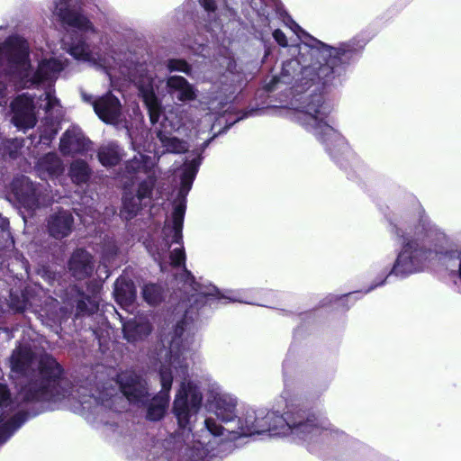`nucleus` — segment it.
<instances>
[{"label":"nucleus","mask_w":461,"mask_h":461,"mask_svg":"<svg viewBox=\"0 0 461 461\" xmlns=\"http://www.w3.org/2000/svg\"><path fill=\"white\" fill-rule=\"evenodd\" d=\"M53 14L64 23L83 33H94L91 23L75 9L74 0H55Z\"/></svg>","instance_id":"f8f14e48"},{"label":"nucleus","mask_w":461,"mask_h":461,"mask_svg":"<svg viewBox=\"0 0 461 461\" xmlns=\"http://www.w3.org/2000/svg\"><path fill=\"white\" fill-rule=\"evenodd\" d=\"M266 423L270 427L267 431L269 436L290 438L292 441L304 445L310 451L345 437L342 432L332 429L326 420L306 418L303 412H287L282 416L267 410Z\"/></svg>","instance_id":"39448f33"},{"label":"nucleus","mask_w":461,"mask_h":461,"mask_svg":"<svg viewBox=\"0 0 461 461\" xmlns=\"http://www.w3.org/2000/svg\"><path fill=\"white\" fill-rule=\"evenodd\" d=\"M46 104V111L49 113L58 112L59 108V100L50 93L48 92L45 95Z\"/></svg>","instance_id":"f704fd0d"},{"label":"nucleus","mask_w":461,"mask_h":461,"mask_svg":"<svg viewBox=\"0 0 461 461\" xmlns=\"http://www.w3.org/2000/svg\"><path fill=\"white\" fill-rule=\"evenodd\" d=\"M135 81L148 109L151 123L158 122L162 108L161 103L155 94V89L158 87V83H162V81L157 78L152 72L140 73Z\"/></svg>","instance_id":"9d476101"},{"label":"nucleus","mask_w":461,"mask_h":461,"mask_svg":"<svg viewBox=\"0 0 461 461\" xmlns=\"http://www.w3.org/2000/svg\"><path fill=\"white\" fill-rule=\"evenodd\" d=\"M189 119L187 111L170 110L165 114L162 127L164 131L186 133L191 130Z\"/></svg>","instance_id":"b1692460"},{"label":"nucleus","mask_w":461,"mask_h":461,"mask_svg":"<svg viewBox=\"0 0 461 461\" xmlns=\"http://www.w3.org/2000/svg\"><path fill=\"white\" fill-rule=\"evenodd\" d=\"M210 409L222 422L231 421L236 417L237 398L216 388L212 393Z\"/></svg>","instance_id":"f3484780"},{"label":"nucleus","mask_w":461,"mask_h":461,"mask_svg":"<svg viewBox=\"0 0 461 461\" xmlns=\"http://www.w3.org/2000/svg\"><path fill=\"white\" fill-rule=\"evenodd\" d=\"M68 51L77 60L105 69L108 76L112 77L111 72L107 70L109 63L107 59L90 50L89 46L85 42L72 43Z\"/></svg>","instance_id":"aec40b11"},{"label":"nucleus","mask_w":461,"mask_h":461,"mask_svg":"<svg viewBox=\"0 0 461 461\" xmlns=\"http://www.w3.org/2000/svg\"><path fill=\"white\" fill-rule=\"evenodd\" d=\"M92 105L97 116L106 123L118 124L123 121L120 101L111 94L93 101Z\"/></svg>","instance_id":"dca6fc26"},{"label":"nucleus","mask_w":461,"mask_h":461,"mask_svg":"<svg viewBox=\"0 0 461 461\" xmlns=\"http://www.w3.org/2000/svg\"><path fill=\"white\" fill-rule=\"evenodd\" d=\"M450 257H455L457 258H461V249L456 251H450Z\"/></svg>","instance_id":"ea45409f"},{"label":"nucleus","mask_w":461,"mask_h":461,"mask_svg":"<svg viewBox=\"0 0 461 461\" xmlns=\"http://www.w3.org/2000/svg\"><path fill=\"white\" fill-rule=\"evenodd\" d=\"M183 276L185 278V283L190 285L193 290L196 291L197 289L194 287L196 284L194 283V277L192 276L191 273L187 271L185 268L184 269Z\"/></svg>","instance_id":"4c0bfd02"},{"label":"nucleus","mask_w":461,"mask_h":461,"mask_svg":"<svg viewBox=\"0 0 461 461\" xmlns=\"http://www.w3.org/2000/svg\"><path fill=\"white\" fill-rule=\"evenodd\" d=\"M330 107L324 104L320 96L308 104L305 110L290 112L291 118L326 142L327 148L334 158L348 150L346 140L329 124L327 118Z\"/></svg>","instance_id":"0eeeda50"},{"label":"nucleus","mask_w":461,"mask_h":461,"mask_svg":"<svg viewBox=\"0 0 461 461\" xmlns=\"http://www.w3.org/2000/svg\"><path fill=\"white\" fill-rule=\"evenodd\" d=\"M201 4L207 11H213L215 9V3L213 0H201Z\"/></svg>","instance_id":"58836bf2"},{"label":"nucleus","mask_w":461,"mask_h":461,"mask_svg":"<svg viewBox=\"0 0 461 461\" xmlns=\"http://www.w3.org/2000/svg\"><path fill=\"white\" fill-rule=\"evenodd\" d=\"M266 418H267V409L246 408L238 420V434L246 437L267 434L270 427L266 423Z\"/></svg>","instance_id":"ddd939ff"},{"label":"nucleus","mask_w":461,"mask_h":461,"mask_svg":"<svg viewBox=\"0 0 461 461\" xmlns=\"http://www.w3.org/2000/svg\"><path fill=\"white\" fill-rule=\"evenodd\" d=\"M68 268L73 276L77 279L88 276L93 271L90 254L83 249L76 250L69 259Z\"/></svg>","instance_id":"4be33fe9"},{"label":"nucleus","mask_w":461,"mask_h":461,"mask_svg":"<svg viewBox=\"0 0 461 461\" xmlns=\"http://www.w3.org/2000/svg\"><path fill=\"white\" fill-rule=\"evenodd\" d=\"M119 285H120V283H119V281H117L116 285H115V294H116L117 301L120 303H131L133 301V298H134V294H133V292L131 290V287L130 285H127L129 293H128L127 295H123L122 294L121 288L119 287Z\"/></svg>","instance_id":"473e14b6"},{"label":"nucleus","mask_w":461,"mask_h":461,"mask_svg":"<svg viewBox=\"0 0 461 461\" xmlns=\"http://www.w3.org/2000/svg\"><path fill=\"white\" fill-rule=\"evenodd\" d=\"M183 331V324H178L176 328V338L170 343L169 355L159 369L162 389L157 396L149 401L145 383L131 371L120 374L118 384H120L121 393L130 402L140 406L147 405L146 417L148 420H159L164 417L168 406V393L173 380V368L176 375L183 379L175 396L173 413L179 427L189 429L192 418L200 410L203 397L197 384L186 378L188 360L192 356V350L187 343L181 339Z\"/></svg>","instance_id":"f257e3e1"},{"label":"nucleus","mask_w":461,"mask_h":461,"mask_svg":"<svg viewBox=\"0 0 461 461\" xmlns=\"http://www.w3.org/2000/svg\"><path fill=\"white\" fill-rule=\"evenodd\" d=\"M158 137L164 151L159 152L150 143L147 147L137 148L135 142H132L134 149H138V155L128 162L127 170L129 173H149L164 152L183 153L187 150L186 143L176 137L167 135L161 131H158Z\"/></svg>","instance_id":"1a4fd4ad"},{"label":"nucleus","mask_w":461,"mask_h":461,"mask_svg":"<svg viewBox=\"0 0 461 461\" xmlns=\"http://www.w3.org/2000/svg\"><path fill=\"white\" fill-rule=\"evenodd\" d=\"M12 192L21 206L33 210L39 205L36 189L26 176L16 178L12 183Z\"/></svg>","instance_id":"a211bd4d"},{"label":"nucleus","mask_w":461,"mask_h":461,"mask_svg":"<svg viewBox=\"0 0 461 461\" xmlns=\"http://www.w3.org/2000/svg\"><path fill=\"white\" fill-rule=\"evenodd\" d=\"M28 49L26 41L19 36L10 37L3 46L0 45V68L16 89L31 88L41 82L52 81L64 68L62 59L55 57L52 51L44 50L41 56L37 55L38 67L32 70ZM7 93L8 86L0 77V102Z\"/></svg>","instance_id":"7ed1b4c3"},{"label":"nucleus","mask_w":461,"mask_h":461,"mask_svg":"<svg viewBox=\"0 0 461 461\" xmlns=\"http://www.w3.org/2000/svg\"><path fill=\"white\" fill-rule=\"evenodd\" d=\"M36 170L41 178L47 179L59 176L63 167L57 155L49 153L38 161Z\"/></svg>","instance_id":"393cba45"},{"label":"nucleus","mask_w":461,"mask_h":461,"mask_svg":"<svg viewBox=\"0 0 461 461\" xmlns=\"http://www.w3.org/2000/svg\"><path fill=\"white\" fill-rule=\"evenodd\" d=\"M299 65L300 62L297 59H291L284 63L280 75L274 78V84L278 82L289 83L290 77H294L299 69Z\"/></svg>","instance_id":"c756f323"},{"label":"nucleus","mask_w":461,"mask_h":461,"mask_svg":"<svg viewBox=\"0 0 461 461\" xmlns=\"http://www.w3.org/2000/svg\"><path fill=\"white\" fill-rule=\"evenodd\" d=\"M143 298L149 304H157L162 299L161 288L154 284L146 285L142 290Z\"/></svg>","instance_id":"7c9ffc66"},{"label":"nucleus","mask_w":461,"mask_h":461,"mask_svg":"<svg viewBox=\"0 0 461 461\" xmlns=\"http://www.w3.org/2000/svg\"><path fill=\"white\" fill-rule=\"evenodd\" d=\"M155 179L151 176L140 183L136 195L132 194H125L122 200V208L121 214L127 220L135 217L143 206L148 204L147 200L149 199Z\"/></svg>","instance_id":"4468645a"},{"label":"nucleus","mask_w":461,"mask_h":461,"mask_svg":"<svg viewBox=\"0 0 461 461\" xmlns=\"http://www.w3.org/2000/svg\"><path fill=\"white\" fill-rule=\"evenodd\" d=\"M122 158V153L117 145L112 143L104 146L98 152V158L104 167L116 165Z\"/></svg>","instance_id":"bb28decb"},{"label":"nucleus","mask_w":461,"mask_h":461,"mask_svg":"<svg viewBox=\"0 0 461 461\" xmlns=\"http://www.w3.org/2000/svg\"><path fill=\"white\" fill-rule=\"evenodd\" d=\"M108 395L112 396V394H111V393H105V396H108Z\"/></svg>","instance_id":"c03bdc74"},{"label":"nucleus","mask_w":461,"mask_h":461,"mask_svg":"<svg viewBox=\"0 0 461 461\" xmlns=\"http://www.w3.org/2000/svg\"><path fill=\"white\" fill-rule=\"evenodd\" d=\"M12 123L21 131L33 128L37 122L36 106L33 99L26 94L16 96L10 104Z\"/></svg>","instance_id":"9b49d317"},{"label":"nucleus","mask_w":461,"mask_h":461,"mask_svg":"<svg viewBox=\"0 0 461 461\" xmlns=\"http://www.w3.org/2000/svg\"><path fill=\"white\" fill-rule=\"evenodd\" d=\"M82 96H83V99H84L85 101H86V102H88V101L90 102V101H91V99H92V97H91V96H87L86 94H83V95H82Z\"/></svg>","instance_id":"79ce46f5"},{"label":"nucleus","mask_w":461,"mask_h":461,"mask_svg":"<svg viewBox=\"0 0 461 461\" xmlns=\"http://www.w3.org/2000/svg\"><path fill=\"white\" fill-rule=\"evenodd\" d=\"M212 290H213V292H215V294H213V293H205V292H202L201 294H203V295H215V294H219V291L215 287H213Z\"/></svg>","instance_id":"a19ab883"},{"label":"nucleus","mask_w":461,"mask_h":461,"mask_svg":"<svg viewBox=\"0 0 461 461\" xmlns=\"http://www.w3.org/2000/svg\"><path fill=\"white\" fill-rule=\"evenodd\" d=\"M86 393V388H82L78 392V394H79L78 402H79L80 405L82 406L83 410L92 411V409L95 406H97L99 404V402L101 403V405L112 408V405L109 403L108 399H104V398L98 399L93 395H87Z\"/></svg>","instance_id":"c85d7f7f"},{"label":"nucleus","mask_w":461,"mask_h":461,"mask_svg":"<svg viewBox=\"0 0 461 461\" xmlns=\"http://www.w3.org/2000/svg\"><path fill=\"white\" fill-rule=\"evenodd\" d=\"M273 37L275 38V40L277 41V43L279 45L284 46V47L287 45L286 37L282 31L276 30L273 32Z\"/></svg>","instance_id":"e433bc0d"},{"label":"nucleus","mask_w":461,"mask_h":461,"mask_svg":"<svg viewBox=\"0 0 461 461\" xmlns=\"http://www.w3.org/2000/svg\"><path fill=\"white\" fill-rule=\"evenodd\" d=\"M122 330L124 338L132 342L146 337L151 330L149 323L137 321L136 320L124 322Z\"/></svg>","instance_id":"a878e982"},{"label":"nucleus","mask_w":461,"mask_h":461,"mask_svg":"<svg viewBox=\"0 0 461 461\" xmlns=\"http://www.w3.org/2000/svg\"><path fill=\"white\" fill-rule=\"evenodd\" d=\"M73 223L74 219L70 212L59 211L50 215L48 221V230L55 239H62L71 233Z\"/></svg>","instance_id":"412c9836"},{"label":"nucleus","mask_w":461,"mask_h":461,"mask_svg":"<svg viewBox=\"0 0 461 461\" xmlns=\"http://www.w3.org/2000/svg\"><path fill=\"white\" fill-rule=\"evenodd\" d=\"M39 370L40 379L21 389L15 400H12L7 387L0 384V443L5 442L12 434L25 421L23 413H17L10 420L6 416L19 406L20 401H46L60 402L66 398L67 392L58 381L61 369L57 361L49 355L37 357L31 348L21 346L11 357V368L17 374H25L28 369Z\"/></svg>","instance_id":"f03ea898"},{"label":"nucleus","mask_w":461,"mask_h":461,"mask_svg":"<svg viewBox=\"0 0 461 461\" xmlns=\"http://www.w3.org/2000/svg\"><path fill=\"white\" fill-rule=\"evenodd\" d=\"M91 170L83 160L74 161L69 169V176L77 185L85 184L88 181Z\"/></svg>","instance_id":"cd10ccee"},{"label":"nucleus","mask_w":461,"mask_h":461,"mask_svg":"<svg viewBox=\"0 0 461 461\" xmlns=\"http://www.w3.org/2000/svg\"><path fill=\"white\" fill-rule=\"evenodd\" d=\"M223 298L230 302L252 303L246 296L241 295L240 292L230 291L228 292V295H224Z\"/></svg>","instance_id":"c9c22d12"},{"label":"nucleus","mask_w":461,"mask_h":461,"mask_svg":"<svg viewBox=\"0 0 461 461\" xmlns=\"http://www.w3.org/2000/svg\"><path fill=\"white\" fill-rule=\"evenodd\" d=\"M267 88H268L269 90H271V89H273V88H274V86H267Z\"/></svg>","instance_id":"37998d69"},{"label":"nucleus","mask_w":461,"mask_h":461,"mask_svg":"<svg viewBox=\"0 0 461 461\" xmlns=\"http://www.w3.org/2000/svg\"><path fill=\"white\" fill-rule=\"evenodd\" d=\"M98 305L95 299L86 298V300H80L77 303V309L80 312L93 313Z\"/></svg>","instance_id":"2f4dec72"},{"label":"nucleus","mask_w":461,"mask_h":461,"mask_svg":"<svg viewBox=\"0 0 461 461\" xmlns=\"http://www.w3.org/2000/svg\"><path fill=\"white\" fill-rule=\"evenodd\" d=\"M224 429L214 419L207 418L204 420V429L201 430L194 445V451L197 456V460L203 459L212 449L213 446L220 443L221 436L223 435Z\"/></svg>","instance_id":"2eb2a0df"},{"label":"nucleus","mask_w":461,"mask_h":461,"mask_svg":"<svg viewBox=\"0 0 461 461\" xmlns=\"http://www.w3.org/2000/svg\"><path fill=\"white\" fill-rule=\"evenodd\" d=\"M303 43L310 47V56L316 59L309 66L303 67L302 73L305 78L311 81L326 84L330 82L336 73V68L340 64L341 50L332 48L323 42L306 36Z\"/></svg>","instance_id":"6e6552de"},{"label":"nucleus","mask_w":461,"mask_h":461,"mask_svg":"<svg viewBox=\"0 0 461 461\" xmlns=\"http://www.w3.org/2000/svg\"><path fill=\"white\" fill-rule=\"evenodd\" d=\"M198 166L197 159L185 163L182 169L181 187L172 215L166 221L160 236L152 244L147 245L149 252L158 262L162 271L165 270L167 263L173 267L185 266V254L181 243L185 196L191 189Z\"/></svg>","instance_id":"20e7f679"},{"label":"nucleus","mask_w":461,"mask_h":461,"mask_svg":"<svg viewBox=\"0 0 461 461\" xmlns=\"http://www.w3.org/2000/svg\"><path fill=\"white\" fill-rule=\"evenodd\" d=\"M91 142L85 138L77 126L68 129L60 140V149L64 154L84 153L90 149Z\"/></svg>","instance_id":"6ab92c4d"},{"label":"nucleus","mask_w":461,"mask_h":461,"mask_svg":"<svg viewBox=\"0 0 461 461\" xmlns=\"http://www.w3.org/2000/svg\"><path fill=\"white\" fill-rule=\"evenodd\" d=\"M168 92L182 102L192 101L196 98V91L194 86L183 77L173 76L167 81Z\"/></svg>","instance_id":"5701e85b"},{"label":"nucleus","mask_w":461,"mask_h":461,"mask_svg":"<svg viewBox=\"0 0 461 461\" xmlns=\"http://www.w3.org/2000/svg\"><path fill=\"white\" fill-rule=\"evenodd\" d=\"M167 68L170 71H182L185 73L189 72V66L188 64L181 59H172L169 60L167 64Z\"/></svg>","instance_id":"72a5a7b5"},{"label":"nucleus","mask_w":461,"mask_h":461,"mask_svg":"<svg viewBox=\"0 0 461 461\" xmlns=\"http://www.w3.org/2000/svg\"><path fill=\"white\" fill-rule=\"evenodd\" d=\"M433 228L427 219L406 229L402 236L403 244L400 250L392 273L396 276L410 275L429 268L437 253L427 249L425 242L433 234Z\"/></svg>","instance_id":"423d86ee"}]
</instances>
